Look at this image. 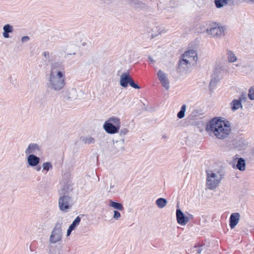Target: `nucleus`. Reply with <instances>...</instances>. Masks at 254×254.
Masks as SVG:
<instances>
[{"label": "nucleus", "instance_id": "58836bf2", "mask_svg": "<svg viewBox=\"0 0 254 254\" xmlns=\"http://www.w3.org/2000/svg\"><path fill=\"white\" fill-rule=\"evenodd\" d=\"M128 132V129L126 128H122L120 130V134L121 135H125Z\"/></svg>", "mask_w": 254, "mask_h": 254}, {"label": "nucleus", "instance_id": "4c0bfd02", "mask_svg": "<svg viewBox=\"0 0 254 254\" xmlns=\"http://www.w3.org/2000/svg\"><path fill=\"white\" fill-rule=\"evenodd\" d=\"M120 217H121L120 213L118 210H114L113 218L116 220H118Z\"/></svg>", "mask_w": 254, "mask_h": 254}, {"label": "nucleus", "instance_id": "c85d7f7f", "mask_svg": "<svg viewBox=\"0 0 254 254\" xmlns=\"http://www.w3.org/2000/svg\"><path fill=\"white\" fill-rule=\"evenodd\" d=\"M219 78L218 77L214 76L212 75V78L210 80V82L209 83V90L212 91L213 90L216 86L217 85L219 80Z\"/></svg>", "mask_w": 254, "mask_h": 254}, {"label": "nucleus", "instance_id": "c03bdc74", "mask_svg": "<svg viewBox=\"0 0 254 254\" xmlns=\"http://www.w3.org/2000/svg\"><path fill=\"white\" fill-rule=\"evenodd\" d=\"M240 65L239 64H233L232 66L233 69H235L236 67H239Z\"/></svg>", "mask_w": 254, "mask_h": 254}, {"label": "nucleus", "instance_id": "f03ea898", "mask_svg": "<svg viewBox=\"0 0 254 254\" xmlns=\"http://www.w3.org/2000/svg\"><path fill=\"white\" fill-rule=\"evenodd\" d=\"M223 176L224 174L220 169L206 171V189L209 190H215L219 186Z\"/></svg>", "mask_w": 254, "mask_h": 254}, {"label": "nucleus", "instance_id": "6ab92c4d", "mask_svg": "<svg viewBox=\"0 0 254 254\" xmlns=\"http://www.w3.org/2000/svg\"><path fill=\"white\" fill-rule=\"evenodd\" d=\"M131 79V77L128 73H123L121 76L120 85L123 87H127Z\"/></svg>", "mask_w": 254, "mask_h": 254}, {"label": "nucleus", "instance_id": "9d476101", "mask_svg": "<svg viewBox=\"0 0 254 254\" xmlns=\"http://www.w3.org/2000/svg\"><path fill=\"white\" fill-rule=\"evenodd\" d=\"M176 214L177 222L182 226L186 225L190 219L193 218L191 214L185 215L179 208L177 209Z\"/></svg>", "mask_w": 254, "mask_h": 254}, {"label": "nucleus", "instance_id": "49530a36", "mask_svg": "<svg viewBox=\"0 0 254 254\" xmlns=\"http://www.w3.org/2000/svg\"><path fill=\"white\" fill-rule=\"evenodd\" d=\"M111 0H104V2L106 3H110L111 2Z\"/></svg>", "mask_w": 254, "mask_h": 254}, {"label": "nucleus", "instance_id": "f3484780", "mask_svg": "<svg viewBox=\"0 0 254 254\" xmlns=\"http://www.w3.org/2000/svg\"><path fill=\"white\" fill-rule=\"evenodd\" d=\"M27 163L31 167L37 166L40 162V158L34 154H30L27 157Z\"/></svg>", "mask_w": 254, "mask_h": 254}, {"label": "nucleus", "instance_id": "37998d69", "mask_svg": "<svg viewBox=\"0 0 254 254\" xmlns=\"http://www.w3.org/2000/svg\"><path fill=\"white\" fill-rule=\"evenodd\" d=\"M43 55L46 58H49V52L48 51H45L44 52Z\"/></svg>", "mask_w": 254, "mask_h": 254}, {"label": "nucleus", "instance_id": "f257e3e1", "mask_svg": "<svg viewBox=\"0 0 254 254\" xmlns=\"http://www.w3.org/2000/svg\"><path fill=\"white\" fill-rule=\"evenodd\" d=\"M205 130L210 136L224 139L230 134L231 127L228 121L221 118H214L207 124Z\"/></svg>", "mask_w": 254, "mask_h": 254}, {"label": "nucleus", "instance_id": "a18cd8bd", "mask_svg": "<svg viewBox=\"0 0 254 254\" xmlns=\"http://www.w3.org/2000/svg\"><path fill=\"white\" fill-rule=\"evenodd\" d=\"M35 167H36L35 169H36V170L37 171H40L41 170V166H35Z\"/></svg>", "mask_w": 254, "mask_h": 254}, {"label": "nucleus", "instance_id": "b1692460", "mask_svg": "<svg viewBox=\"0 0 254 254\" xmlns=\"http://www.w3.org/2000/svg\"><path fill=\"white\" fill-rule=\"evenodd\" d=\"M208 23L207 22H203L197 25L196 30L198 33H203L206 32L209 29L210 27H208Z\"/></svg>", "mask_w": 254, "mask_h": 254}, {"label": "nucleus", "instance_id": "9b49d317", "mask_svg": "<svg viewBox=\"0 0 254 254\" xmlns=\"http://www.w3.org/2000/svg\"><path fill=\"white\" fill-rule=\"evenodd\" d=\"M192 66L180 58L179 59L177 72L181 74H187Z\"/></svg>", "mask_w": 254, "mask_h": 254}, {"label": "nucleus", "instance_id": "ea45409f", "mask_svg": "<svg viewBox=\"0 0 254 254\" xmlns=\"http://www.w3.org/2000/svg\"><path fill=\"white\" fill-rule=\"evenodd\" d=\"M30 39V38L28 36H25L22 37L21 38V41L23 43L26 42L28 41Z\"/></svg>", "mask_w": 254, "mask_h": 254}, {"label": "nucleus", "instance_id": "7c9ffc66", "mask_svg": "<svg viewBox=\"0 0 254 254\" xmlns=\"http://www.w3.org/2000/svg\"><path fill=\"white\" fill-rule=\"evenodd\" d=\"M80 140L84 143L90 144L94 143L95 142V139L93 137L90 136H87L85 137H81Z\"/></svg>", "mask_w": 254, "mask_h": 254}, {"label": "nucleus", "instance_id": "cd10ccee", "mask_svg": "<svg viewBox=\"0 0 254 254\" xmlns=\"http://www.w3.org/2000/svg\"><path fill=\"white\" fill-rule=\"evenodd\" d=\"M114 147L116 150V153L123 152L125 150L124 142L120 141H117L114 144Z\"/></svg>", "mask_w": 254, "mask_h": 254}, {"label": "nucleus", "instance_id": "f704fd0d", "mask_svg": "<svg viewBox=\"0 0 254 254\" xmlns=\"http://www.w3.org/2000/svg\"><path fill=\"white\" fill-rule=\"evenodd\" d=\"M43 170L42 171H46V172L49 171V170L52 169L53 166L51 162H45L43 164Z\"/></svg>", "mask_w": 254, "mask_h": 254}, {"label": "nucleus", "instance_id": "5701e85b", "mask_svg": "<svg viewBox=\"0 0 254 254\" xmlns=\"http://www.w3.org/2000/svg\"><path fill=\"white\" fill-rule=\"evenodd\" d=\"M241 72L246 75H250L254 73V67L252 65L249 64L242 67Z\"/></svg>", "mask_w": 254, "mask_h": 254}, {"label": "nucleus", "instance_id": "4be33fe9", "mask_svg": "<svg viewBox=\"0 0 254 254\" xmlns=\"http://www.w3.org/2000/svg\"><path fill=\"white\" fill-rule=\"evenodd\" d=\"M224 67L221 63L218 64L216 62L214 66L213 73L212 75L219 78L222 71L224 70Z\"/></svg>", "mask_w": 254, "mask_h": 254}, {"label": "nucleus", "instance_id": "393cba45", "mask_svg": "<svg viewBox=\"0 0 254 254\" xmlns=\"http://www.w3.org/2000/svg\"><path fill=\"white\" fill-rule=\"evenodd\" d=\"M130 4L134 8H143L145 7V4L138 0H130Z\"/></svg>", "mask_w": 254, "mask_h": 254}, {"label": "nucleus", "instance_id": "39448f33", "mask_svg": "<svg viewBox=\"0 0 254 254\" xmlns=\"http://www.w3.org/2000/svg\"><path fill=\"white\" fill-rule=\"evenodd\" d=\"M226 29L224 26L216 23H212L209 30H207V35L211 37L219 39L225 35Z\"/></svg>", "mask_w": 254, "mask_h": 254}, {"label": "nucleus", "instance_id": "de8ad7c7", "mask_svg": "<svg viewBox=\"0 0 254 254\" xmlns=\"http://www.w3.org/2000/svg\"><path fill=\"white\" fill-rule=\"evenodd\" d=\"M149 60H150L151 62H153V59H152V58H151V57H149Z\"/></svg>", "mask_w": 254, "mask_h": 254}, {"label": "nucleus", "instance_id": "7ed1b4c3", "mask_svg": "<svg viewBox=\"0 0 254 254\" xmlns=\"http://www.w3.org/2000/svg\"><path fill=\"white\" fill-rule=\"evenodd\" d=\"M65 76L62 77L56 75H50L48 78L47 86L52 90L59 91L65 85Z\"/></svg>", "mask_w": 254, "mask_h": 254}, {"label": "nucleus", "instance_id": "e433bc0d", "mask_svg": "<svg viewBox=\"0 0 254 254\" xmlns=\"http://www.w3.org/2000/svg\"><path fill=\"white\" fill-rule=\"evenodd\" d=\"M129 85L135 88V89H140V87L136 83H135V82L133 81V80L131 78L130 80V82L129 83Z\"/></svg>", "mask_w": 254, "mask_h": 254}, {"label": "nucleus", "instance_id": "79ce46f5", "mask_svg": "<svg viewBox=\"0 0 254 254\" xmlns=\"http://www.w3.org/2000/svg\"><path fill=\"white\" fill-rule=\"evenodd\" d=\"M73 230L69 226L67 230V236H68L70 235L71 232L73 231Z\"/></svg>", "mask_w": 254, "mask_h": 254}, {"label": "nucleus", "instance_id": "f8f14e48", "mask_svg": "<svg viewBox=\"0 0 254 254\" xmlns=\"http://www.w3.org/2000/svg\"><path fill=\"white\" fill-rule=\"evenodd\" d=\"M157 75L162 86L166 90H168L170 88V82L167 77V74L160 69L158 71Z\"/></svg>", "mask_w": 254, "mask_h": 254}, {"label": "nucleus", "instance_id": "423d86ee", "mask_svg": "<svg viewBox=\"0 0 254 254\" xmlns=\"http://www.w3.org/2000/svg\"><path fill=\"white\" fill-rule=\"evenodd\" d=\"M179 58L187 62L190 65L194 66L197 64L198 55L195 50H189L182 54Z\"/></svg>", "mask_w": 254, "mask_h": 254}, {"label": "nucleus", "instance_id": "c756f323", "mask_svg": "<svg viewBox=\"0 0 254 254\" xmlns=\"http://www.w3.org/2000/svg\"><path fill=\"white\" fill-rule=\"evenodd\" d=\"M155 203L159 208H163L167 205V201L166 199L160 197L156 200Z\"/></svg>", "mask_w": 254, "mask_h": 254}, {"label": "nucleus", "instance_id": "2f4dec72", "mask_svg": "<svg viewBox=\"0 0 254 254\" xmlns=\"http://www.w3.org/2000/svg\"><path fill=\"white\" fill-rule=\"evenodd\" d=\"M156 29H157V33H152L151 35V39H153L158 36L159 34H162L166 32L165 28L163 27H156Z\"/></svg>", "mask_w": 254, "mask_h": 254}, {"label": "nucleus", "instance_id": "a211bd4d", "mask_svg": "<svg viewBox=\"0 0 254 254\" xmlns=\"http://www.w3.org/2000/svg\"><path fill=\"white\" fill-rule=\"evenodd\" d=\"M240 218V214L239 213H233L231 214L230 217V226L233 229L239 223Z\"/></svg>", "mask_w": 254, "mask_h": 254}, {"label": "nucleus", "instance_id": "473e14b6", "mask_svg": "<svg viewBox=\"0 0 254 254\" xmlns=\"http://www.w3.org/2000/svg\"><path fill=\"white\" fill-rule=\"evenodd\" d=\"M80 221L81 218L79 216H77L70 225L69 227L74 230L78 226Z\"/></svg>", "mask_w": 254, "mask_h": 254}, {"label": "nucleus", "instance_id": "aec40b11", "mask_svg": "<svg viewBox=\"0 0 254 254\" xmlns=\"http://www.w3.org/2000/svg\"><path fill=\"white\" fill-rule=\"evenodd\" d=\"M2 36L4 38H9V34L13 33L14 28L12 25L10 24H6L3 27Z\"/></svg>", "mask_w": 254, "mask_h": 254}, {"label": "nucleus", "instance_id": "72a5a7b5", "mask_svg": "<svg viewBox=\"0 0 254 254\" xmlns=\"http://www.w3.org/2000/svg\"><path fill=\"white\" fill-rule=\"evenodd\" d=\"M187 106L186 105H183L180 112L177 114V117L179 119H182L185 117V112L186 111Z\"/></svg>", "mask_w": 254, "mask_h": 254}, {"label": "nucleus", "instance_id": "1a4fd4ad", "mask_svg": "<svg viewBox=\"0 0 254 254\" xmlns=\"http://www.w3.org/2000/svg\"><path fill=\"white\" fill-rule=\"evenodd\" d=\"M50 75H56L62 77L65 76V70L64 64L60 62H55L52 64Z\"/></svg>", "mask_w": 254, "mask_h": 254}, {"label": "nucleus", "instance_id": "2eb2a0df", "mask_svg": "<svg viewBox=\"0 0 254 254\" xmlns=\"http://www.w3.org/2000/svg\"><path fill=\"white\" fill-rule=\"evenodd\" d=\"M246 97L244 95H241L238 99H234L230 104V108L232 111L235 112L239 109L243 108L242 102L244 101Z\"/></svg>", "mask_w": 254, "mask_h": 254}, {"label": "nucleus", "instance_id": "20e7f679", "mask_svg": "<svg viewBox=\"0 0 254 254\" xmlns=\"http://www.w3.org/2000/svg\"><path fill=\"white\" fill-rule=\"evenodd\" d=\"M120 126V119L118 117H112L104 123L103 128L108 133L115 134L119 131Z\"/></svg>", "mask_w": 254, "mask_h": 254}, {"label": "nucleus", "instance_id": "4468645a", "mask_svg": "<svg viewBox=\"0 0 254 254\" xmlns=\"http://www.w3.org/2000/svg\"><path fill=\"white\" fill-rule=\"evenodd\" d=\"M64 97L69 101H73L77 97V93L75 88H67L63 91Z\"/></svg>", "mask_w": 254, "mask_h": 254}, {"label": "nucleus", "instance_id": "a19ab883", "mask_svg": "<svg viewBox=\"0 0 254 254\" xmlns=\"http://www.w3.org/2000/svg\"><path fill=\"white\" fill-rule=\"evenodd\" d=\"M202 251V248L201 247H197L196 249V253L198 254H200Z\"/></svg>", "mask_w": 254, "mask_h": 254}, {"label": "nucleus", "instance_id": "ddd939ff", "mask_svg": "<svg viewBox=\"0 0 254 254\" xmlns=\"http://www.w3.org/2000/svg\"><path fill=\"white\" fill-rule=\"evenodd\" d=\"M41 152V146L39 144L35 143H30L25 151L26 155H30L31 154L38 155Z\"/></svg>", "mask_w": 254, "mask_h": 254}, {"label": "nucleus", "instance_id": "0eeeda50", "mask_svg": "<svg viewBox=\"0 0 254 254\" xmlns=\"http://www.w3.org/2000/svg\"><path fill=\"white\" fill-rule=\"evenodd\" d=\"M61 221H58L55 224L51 235L50 237L49 241L52 244H55L60 241L62 238V229Z\"/></svg>", "mask_w": 254, "mask_h": 254}, {"label": "nucleus", "instance_id": "a878e982", "mask_svg": "<svg viewBox=\"0 0 254 254\" xmlns=\"http://www.w3.org/2000/svg\"><path fill=\"white\" fill-rule=\"evenodd\" d=\"M109 206L120 211L124 210V206L122 203L115 202L111 199L109 200Z\"/></svg>", "mask_w": 254, "mask_h": 254}, {"label": "nucleus", "instance_id": "6e6552de", "mask_svg": "<svg viewBox=\"0 0 254 254\" xmlns=\"http://www.w3.org/2000/svg\"><path fill=\"white\" fill-rule=\"evenodd\" d=\"M59 198V207L61 211L67 212L72 205V199L68 195H60Z\"/></svg>", "mask_w": 254, "mask_h": 254}, {"label": "nucleus", "instance_id": "412c9836", "mask_svg": "<svg viewBox=\"0 0 254 254\" xmlns=\"http://www.w3.org/2000/svg\"><path fill=\"white\" fill-rule=\"evenodd\" d=\"M226 56L227 61L229 63H234L236 62L238 60L235 53L231 50L227 49Z\"/></svg>", "mask_w": 254, "mask_h": 254}, {"label": "nucleus", "instance_id": "bb28decb", "mask_svg": "<svg viewBox=\"0 0 254 254\" xmlns=\"http://www.w3.org/2000/svg\"><path fill=\"white\" fill-rule=\"evenodd\" d=\"M236 167L240 171H245L246 169L245 160L242 158H239L236 165Z\"/></svg>", "mask_w": 254, "mask_h": 254}, {"label": "nucleus", "instance_id": "09e8293b", "mask_svg": "<svg viewBox=\"0 0 254 254\" xmlns=\"http://www.w3.org/2000/svg\"><path fill=\"white\" fill-rule=\"evenodd\" d=\"M114 185H110V189H112L114 188Z\"/></svg>", "mask_w": 254, "mask_h": 254}, {"label": "nucleus", "instance_id": "8fccbe9b", "mask_svg": "<svg viewBox=\"0 0 254 254\" xmlns=\"http://www.w3.org/2000/svg\"><path fill=\"white\" fill-rule=\"evenodd\" d=\"M249 1L254 3V0H248Z\"/></svg>", "mask_w": 254, "mask_h": 254}, {"label": "nucleus", "instance_id": "dca6fc26", "mask_svg": "<svg viewBox=\"0 0 254 254\" xmlns=\"http://www.w3.org/2000/svg\"><path fill=\"white\" fill-rule=\"evenodd\" d=\"M72 184L70 180H66L64 182V185L62 189L60 191V195H68L72 190Z\"/></svg>", "mask_w": 254, "mask_h": 254}, {"label": "nucleus", "instance_id": "c9c22d12", "mask_svg": "<svg viewBox=\"0 0 254 254\" xmlns=\"http://www.w3.org/2000/svg\"><path fill=\"white\" fill-rule=\"evenodd\" d=\"M248 97L251 100H254V87H251L249 89Z\"/></svg>", "mask_w": 254, "mask_h": 254}]
</instances>
